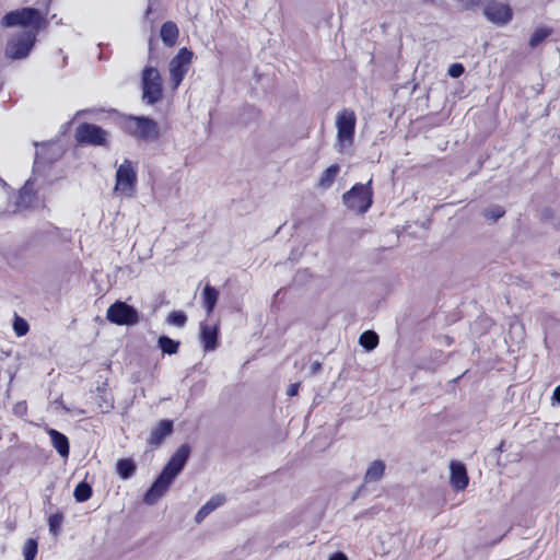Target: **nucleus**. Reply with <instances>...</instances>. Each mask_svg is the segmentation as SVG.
Listing matches in <instances>:
<instances>
[{
	"label": "nucleus",
	"mask_w": 560,
	"mask_h": 560,
	"mask_svg": "<svg viewBox=\"0 0 560 560\" xmlns=\"http://www.w3.org/2000/svg\"><path fill=\"white\" fill-rule=\"evenodd\" d=\"M106 318L119 326H133L139 323L138 312L121 301H116L107 308Z\"/></svg>",
	"instance_id": "obj_10"
},
{
	"label": "nucleus",
	"mask_w": 560,
	"mask_h": 560,
	"mask_svg": "<svg viewBox=\"0 0 560 560\" xmlns=\"http://www.w3.org/2000/svg\"><path fill=\"white\" fill-rule=\"evenodd\" d=\"M385 472V463L381 459L372 462L364 475L365 482H375L383 478Z\"/></svg>",
	"instance_id": "obj_18"
},
{
	"label": "nucleus",
	"mask_w": 560,
	"mask_h": 560,
	"mask_svg": "<svg viewBox=\"0 0 560 560\" xmlns=\"http://www.w3.org/2000/svg\"><path fill=\"white\" fill-rule=\"evenodd\" d=\"M62 521H63L62 514L56 513V514H52L49 516V518H48L49 532L54 536H57L59 534Z\"/></svg>",
	"instance_id": "obj_31"
},
{
	"label": "nucleus",
	"mask_w": 560,
	"mask_h": 560,
	"mask_svg": "<svg viewBox=\"0 0 560 560\" xmlns=\"http://www.w3.org/2000/svg\"><path fill=\"white\" fill-rule=\"evenodd\" d=\"M552 399L557 402H560V385L553 389Z\"/></svg>",
	"instance_id": "obj_37"
},
{
	"label": "nucleus",
	"mask_w": 560,
	"mask_h": 560,
	"mask_svg": "<svg viewBox=\"0 0 560 560\" xmlns=\"http://www.w3.org/2000/svg\"><path fill=\"white\" fill-rule=\"evenodd\" d=\"M173 431V422L171 420H161L155 428L152 429L148 443L151 446H160L163 440Z\"/></svg>",
	"instance_id": "obj_15"
},
{
	"label": "nucleus",
	"mask_w": 560,
	"mask_h": 560,
	"mask_svg": "<svg viewBox=\"0 0 560 560\" xmlns=\"http://www.w3.org/2000/svg\"><path fill=\"white\" fill-rule=\"evenodd\" d=\"M91 495L92 488L86 482H80L73 491V497L78 502H85L91 498Z\"/></svg>",
	"instance_id": "obj_26"
},
{
	"label": "nucleus",
	"mask_w": 560,
	"mask_h": 560,
	"mask_svg": "<svg viewBox=\"0 0 560 560\" xmlns=\"http://www.w3.org/2000/svg\"><path fill=\"white\" fill-rule=\"evenodd\" d=\"M62 409L66 411V412H69V413H72L74 416H82L84 415V410L83 409H80V408H70V407H67L65 405H62Z\"/></svg>",
	"instance_id": "obj_35"
},
{
	"label": "nucleus",
	"mask_w": 560,
	"mask_h": 560,
	"mask_svg": "<svg viewBox=\"0 0 560 560\" xmlns=\"http://www.w3.org/2000/svg\"><path fill=\"white\" fill-rule=\"evenodd\" d=\"M359 343L368 351H371L377 347L378 336L372 330H366L360 336Z\"/></svg>",
	"instance_id": "obj_25"
},
{
	"label": "nucleus",
	"mask_w": 560,
	"mask_h": 560,
	"mask_svg": "<svg viewBox=\"0 0 560 560\" xmlns=\"http://www.w3.org/2000/svg\"><path fill=\"white\" fill-rule=\"evenodd\" d=\"M450 470L452 487L456 490H464L468 485V476L465 466L459 462H452Z\"/></svg>",
	"instance_id": "obj_13"
},
{
	"label": "nucleus",
	"mask_w": 560,
	"mask_h": 560,
	"mask_svg": "<svg viewBox=\"0 0 560 560\" xmlns=\"http://www.w3.org/2000/svg\"><path fill=\"white\" fill-rule=\"evenodd\" d=\"M328 560H348V558L343 552H336L331 555Z\"/></svg>",
	"instance_id": "obj_36"
},
{
	"label": "nucleus",
	"mask_w": 560,
	"mask_h": 560,
	"mask_svg": "<svg viewBox=\"0 0 560 560\" xmlns=\"http://www.w3.org/2000/svg\"><path fill=\"white\" fill-rule=\"evenodd\" d=\"M447 73L452 78H458L464 73V67L462 63H453L450 66Z\"/></svg>",
	"instance_id": "obj_33"
},
{
	"label": "nucleus",
	"mask_w": 560,
	"mask_h": 560,
	"mask_svg": "<svg viewBox=\"0 0 560 560\" xmlns=\"http://www.w3.org/2000/svg\"><path fill=\"white\" fill-rule=\"evenodd\" d=\"M187 322V316L182 311H174L168 314L166 323L175 327H183Z\"/></svg>",
	"instance_id": "obj_27"
},
{
	"label": "nucleus",
	"mask_w": 560,
	"mask_h": 560,
	"mask_svg": "<svg viewBox=\"0 0 560 560\" xmlns=\"http://www.w3.org/2000/svg\"><path fill=\"white\" fill-rule=\"evenodd\" d=\"M357 117L352 109L343 108L336 115L337 130L335 149L340 154L350 153L354 144Z\"/></svg>",
	"instance_id": "obj_2"
},
{
	"label": "nucleus",
	"mask_w": 560,
	"mask_h": 560,
	"mask_svg": "<svg viewBox=\"0 0 560 560\" xmlns=\"http://www.w3.org/2000/svg\"><path fill=\"white\" fill-rule=\"evenodd\" d=\"M124 130L140 140H153L159 136L158 124L148 117L129 116L124 119Z\"/></svg>",
	"instance_id": "obj_6"
},
{
	"label": "nucleus",
	"mask_w": 560,
	"mask_h": 560,
	"mask_svg": "<svg viewBox=\"0 0 560 560\" xmlns=\"http://www.w3.org/2000/svg\"><path fill=\"white\" fill-rule=\"evenodd\" d=\"M322 368V364L319 362H314L312 365H311V373L312 374H316Z\"/></svg>",
	"instance_id": "obj_38"
},
{
	"label": "nucleus",
	"mask_w": 560,
	"mask_h": 560,
	"mask_svg": "<svg viewBox=\"0 0 560 560\" xmlns=\"http://www.w3.org/2000/svg\"><path fill=\"white\" fill-rule=\"evenodd\" d=\"M483 13L486 18L497 24L504 25L512 19V10L508 4L500 2H489L483 8Z\"/></svg>",
	"instance_id": "obj_12"
},
{
	"label": "nucleus",
	"mask_w": 560,
	"mask_h": 560,
	"mask_svg": "<svg viewBox=\"0 0 560 560\" xmlns=\"http://www.w3.org/2000/svg\"><path fill=\"white\" fill-rule=\"evenodd\" d=\"M224 497L215 495L211 498L206 504H203L195 516L196 523H201L212 511L221 506L224 503Z\"/></svg>",
	"instance_id": "obj_17"
},
{
	"label": "nucleus",
	"mask_w": 560,
	"mask_h": 560,
	"mask_svg": "<svg viewBox=\"0 0 560 560\" xmlns=\"http://www.w3.org/2000/svg\"><path fill=\"white\" fill-rule=\"evenodd\" d=\"M551 34V31L546 27H539L537 28L530 39H529V46L536 47L538 46L545 38H547Z\"/></svg>",
	"instance_id": "obj_29"
},
{
	"label": "nucleus",
	"mask_w": 560,
	"mask_h": 560,
	"mask_svg": "<svg viewBox=\"0 0 560 560\" xmlns=\"http://www.w3.org/2000/svg\"><path fill=\"white\" fill-rule=\"evenodd\" d=\"M340 172L338 164H331L320 175L318 179V187L322 189H328L336 180L337 175Z\"/></svg>",
	"instance_id": "obj_19"
},
{
	"label": "nucleus",
	"mask_w": 560,
	"mask_h": 560,
	"mask_svg": "<svg viewBox=\"0 0 560 560\" xmlns=\"http://www.w3.org/2000/svg\"><path fill=\"white\" fill-rule=\"evenodd\" d=\"M37 555V541L28 538L23 546L24 560H34Z\"/></svg>",
	"instance_id": "obj_28"
},
{
	"label": "nucleus",
	"mask_w": 560,
	"mask_h": 560,
	"mask_svg": "<svg viewBox=\"0 0 560 560\" xmlns=\"http://www.w3.org/2000/svg\"><path fill=\"white\" fill-rule=\"evenodd\" d=\"M107 131L92 124H81L75 130V139L80 143L105 145L107 143Z\"/></svg>",
	"instance_id": "obj_11"
},
{
	"label": "nucleus",
	"mask_w": 560,
	"mask_h": 560,
	"mask_svg": "<svg viewBox=\"0 0 560 560\" xmlns=\"http://www.w3.org/2000/svg\"><path fill=\"white\" fill-rule=\"evenodd\" d=\"M150 11H151V8L149 7V8L147 9V14H149V13H150Z\"/></svg>",
	"instance_id": "obj_39"
},
{
	"label": "nucleus",
	"mask_w": 560,
	"mask_h": 560,
	"mask_svg": "<svg viewBox=\"0 0 560 560\" xmlns=\"http://www.w3.org/2000/svg\"><path fill=\"white\" fill-rule=\"evenodd\" d=\"M5 27L21 26L23 31H34L37 36L40 28L47 24L46 18L38 10L23 8L7 13L1 21Z\"/></svg>",
	"instance_id": "obj_3"
},
{
	"label": "nucleus",
	"mask_w": 560,
	"mask_h": 560,
	"mask_svg": "<svg viewBox=\"0 0 560 560\" xmlns=\"http://www.w3.org/2000/svg\"><path fill=\"white\" fill-rule=\"evenodd\" d=\"M116 471L122 479H129L136 471V465L131 459H119Z\"/></svg>",
	"instance_id": "obj_23"
},
{
	"label": "nucleus",
	"mask_w": 560,
	"mask_h": 560,
	"mask_svg": "<svg viewBox=\"0 0 560 560\" xmlns=\"http://www.w3.org/2000/svg\"><path fill=\"white\" fill-rule=\"evenodd\" d=\"M33 182L30 179L25 183L19 194V209H26L32 206L33 198Z\"/></svg>",
	"instance_id": "obj_21"
},
{
	"label": "nucleus",
	"mask_w": 560,
	"mask_h": 560,
	"mask_svg": "<svg viewBox=\"0 0 560 560\" xmlns=\"http://www.w3.org/2000/svg\"><path fill=\"white\" fill-rule=\"evenodd\" d=\"M299 387H300L299 383L290 384V386L287 389V395L290 396V397H293V396L298 395Z\"/></svg>",
	"instance_id": "obj_34"
},
{
	"label": "nucleus",
	"mask_w": 560,
	"mask_h": 560,
	"mask_svg": "<svg viewBox=\"0 0 560 560\" xmlns=\"http://www.w3.org/2000/svg\"><path fill=\"white\" fill-rule=\"evenodd\" d=\"M345 206L357 213H365L373 202L372 179L366 184H355L342 196Z\"/></svg>",
	"instance_id": "obj_4"
},
{
	"label": "nucleus",
	"mask_w": 560,
	"mask_h": 560,
	"mask_svg": "<svg viewBox=\"0 0 560 560\" xmlns=\"http://www.w3.org/2000/svg\"><path fill=\"white\" fill-rule=\"evenodd\" d=\"M30 326L27 322L15 315L14 322H13V330L18 337H23L28 332Z\"/></svg>",
	"instance_id": "obj_30"
},
{
	"label": "nucleus",
	"mask_w": 560,
	"mask_h": 560,
	"mask_svg": "<svg viewBox=\"0 0 560 560\" xmlns=\"http://www.w3.org/2000/svg\"><path fill=\"white\" fill-rule=\"evenodd\" d=\"M36 40L34 31H20L9 38L5 56L10 59H23L28 56Z\"/></svg>",
	"instance_id": "obj_7"
},
{
	"label": "nucleus",
	"mask_w": 560,
	"mask_h": 560,
	"mask_svg": "<svg viewBox=\"0 0 560 560\" xmlns=\"http://www.w3.org/2000/svg\"><path fill=\"white\" fill-rule=\"evenodd\" d=\"M142 97L153 105L162 98V78L158 69L147 67L142 72Z\"/></svg>",
	"instance_id": "obj_8"
},
{
	"label": "nucleus",
	"mask_w": 560,
	"mask_h": 560,
	"mask_svg": "<svg viewBox=\"0 0 560 560\" xmlns=\"http://www.w3.org/2000/svg\"><path fill=\"white\" fill-rule=\"evenodd\" d=\"M191 61L192 51L187 48H180L176 56H174L170 61L168 71L173 90H176L184 80L190 68Z\"/></svg>",
	"instance_id": "obj_9"
},
{
	"label": "nucleus",
	"mask_w": 560,
	"mask_h": 560,
	"mask_svg": "<svg viewBox=\"0 0 560 560\" xmlns=\"http://www.w3.org/2000/svg\"><path fill=\"white\" fill-rule=\"evenodd\" d=\"M137 185V170L131 161L125 160L117 168L114 191L122 198H131Z\"/></svg>",
	"instance_id": "obj_5"
},
{
	"label": "nucleus",
	"mask_w": 560,
	"mask_h": 560,
	"mask_svg": "<svg viewBox=\"0 0 560 560\" xmlns=\"http://www.w3.org/2000/svg\"><path fill=\"white\" fill-rule=\"evenodd\" d=\"M504 210L502 207L495 206L486 210L485 215L493 221L503 217Z\"/></svg>",
	"instance_id": "obj_32"
},
{
	"label": "nucleus",
	"mask_w": 560,
	"mask_h": 560,
	"mask_svg": "<svg viewBox=\"0 0 560 560\" xmlns=\"http://www.w3.org/2000/svg\"><path fill=\"white\" fill-rule=\"evenodd\" d=\"M159 348L164 354H175L179 348V341H175L167 336H161L158 340Z\"/></svg>",
	"instance_id": "obj_24"
},
{
	"label": "nucleus",
	"mask_w": 560,
	"mask_h": 560,
	"mask_svg": "<svg viewBox=\"0 0 560 560\" xmlns=\"http://www.w3.org/2000/svg\"><path fill=\"white\" fill-rule=\"evenodd\" d=\"M161 38L166 46H173L178 38V27L173 22H165L161 27Z\"/></svg>",
	"instance_id": "obj_20"
},
{
	"label": "nucleus",
	"mask_w": 560,
	"mask_h": 560,
	"mask_svg": "<svg viewBox=\"0 0 560 560\" xmlns=\"http://www.w3.org/2000/svg\"><path fill=\"white\" fill-rule=\"evenodd\" d=\"M200 340L206 351H213L218 347L217 325L200 324Z\"/></svg>",
	"instance_id": "obj_14"
},
{
	"label": "nucleus",
	"mask_w": 560,
	"mask_h": 560,
	"mask_svg": "<svg viewBox=\"0 0 560 560\" xmlns=\"http://www.w3.org/2000/svg\"><path fill=\"white\" fill-rule=\"evenodd\" d=\"M46 432L49 435L51 444L58 454L61 457H68L70 451L68 438L55 429H47Z\"/></svg>",
	"instance_id": "obj_16"
},
{
	"label": "nucleus",
	"mask_w": 560,
	"mask_h": 560,
	"mask_svg": "<svg viewBox=\"0 0 560 560\" xmlns=\"http://www.w3.org/2000/svg\"><path fill=\"white\" fill-rule=\"evenodd\" d=\"M218 290L211 285H206V288L203 289V304L208 314H210L213 311L218 302Z\"/></svg>",
	"instance_id": "obj_22"
},
{
	"label": "nucleus",
	"mask_w": 560,
	"mask_h": 560,
	"mask_svg": "<svg viewBox=\"0 0 560 560\" xmlns=\"http://www.w3.org/2000/svg\"><path fill=\"white\" fill-rule=\"evenodd\" d=\"M189 456L188 445H182L175 454L171 457L158 479L153 482L150 489L144 494V502L147 504H154L167 491L176 476L184 468Z\"/></svg>",
	"instance_id": "obj_1"
}]
</instances>
